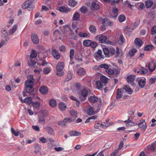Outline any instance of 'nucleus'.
Returning a JSON list of instances; mask_svg holds the SVG:
<instances>
[{"mask_svg": "<svg viewBox=\"0 0 156 156\" xmlns=\"http://www.w3.org/2000/svg\"><path fill=\"white\" fill-rule=\"evenodd\" d=\"M96 83L97 85L96 87L98 89L101 88L103 86V83L101 82V81L99 80L96 81Z\"/></svg>", "mask_w": 156, "mask_h": 156, "instance_id": "473e14b6", "label": "nucleus"}, {"mask_svg": "<svg viewBox=\"0 0 156 156\" xmlns=\"http://www.w3.org/2000/svg\"><path fill=\"white\" fill-rule=\"evenodd\" d=\"M69 135L70 136H79L80 135L81 133L78 131H70L69 133Z\"/></svg>", "mask_w": 156, "mask_h": 156, "instance_id": "6ab92c4d", "label": "nucleus"}, {"mask_svg": "<svg viewBox=\"0 0 156 156\" xmlns=\"http://www.w3.org/2000/svg\"><path fill=\"white\" fill-rule=\"evenodd\" d=\"M109 79L104 75L101 76L100 77V81L104 84L107 83Z\"/></svg>", "mask_w": 156, "mask_h": 156, "instance_id": "4be33fe9", "label": "nucleus"}, {"mask_svg": "<svg viewBox=\"0 0 156 156\" xmlns=\"http://www.w3.org/2000/svg\"><path fill=\"white\" fill-rule=\"evenodd\" d=\"M102 51L101 50H98L97 52L94 54V56L95 57L100 58H103V55H102Z\"/></svg>", "mask_w": 156, "mask_h": 156, "instance_id": "2eb2a0df", "label": "nucleus"}, {"mask_svg": "<svg viewBox=\"0 0 156 156\" xmlns=\"http://www.w3.org/2000/svg\"><path fill=\"white\" fill-rule=\"evenodd\" d=\"M156 144L154 143H152L150 146H149L148 148L151 150V151H153L155 150V147Z\"/></svg>", "mask_w": 156, "mask_h": 156, "instance_id": "6e6d98bb", "label": "nucleus"}, {"mask_svg": "<svg viewBox=\"0 0 156 156\" xmlns=\"http://www.w3.org/2000/svg\"><path fill=\"white\" fill-rule=\"evenodd\" d=\"M26 92L29 94H30L33 92L34 90L33 87L31 88H26Z\"/></svg>", "mask_w": 156, "mask_h": 156, "instance_id": "5fc2aeb1", "label": "nucleus"}, {"mask_svg": "<svg viewBox=\"0 0 156 156\" xmlns=\"http://www.w3.org/2000/svg\"><path fill=\"white\" fill-rule=\"evenodd\" d=\"M136 52V50L134 49H131L129 52V55L132 56L134 55V53Z\"/></svg>", "mask_w": 156, "mask_h": 156, "instance_id": "864d4df0", "label": "nucleus"}, {"mask_svg": "<svg viewBox=\"0 0 156 156\" xmlns=\"http://www.w3.org/2000/svg\"><path fill=\"white\" fill-rule=\"evenodd\" d=\"M135 76L133 75H131L127 77V81L129 83H132L135 79Z\"/></svg>", "mask_w": 156, "mask_h": 156, "instance_id": "5701e85b", "label": "nucleus"}, {"mask_svg": "<svg viewBox=\"0 0 156 156\" xmlns=\"http://www.w3.org/2000/svg\"><path fill=\"white\" fill-rule=\"evenodd\" d=\"M100 67L101 68H104L107 70L109 68V66L106 64H103L100 65Z\"/></svg>", "mask_w": 156, "mask_h": 156, "instance_id": "e2e57ef3", "label": "nucleus"}, {"mask_svg": "<svg viewBox=\"0 0 156 156\" xmlns=\"http://www.w3.org/2000/svg\"><path fill=\"white\" fill-rule=\"evenodd\" d=\"M123 90L121 89H118L117 90V93L116 96V98L117 99H119L121 98L122 95Z\"/></svg>", "mask_w": 156, "mask_h": 156, "instance_id": "a211bd4d", "label": "nucleus"}, {"mask_svg": "<svg viewBox=\"0 0 156 156\" xmlns=\"http://www.w3.org/2000/svg\"><path fill=\"white\" fill-rule=\"evenodd\" d=\"M140 74H144L147 73L148 72V70L143 67H141L140 69Z\"/></svg>", "mask_w": 156, "mask_h": 156, "instance_id": "37998d69", "label": "nucleus"}, {"mask_svg": "<svg viewBox=\"0 0 156 156\" xmlns=\"http://www.w3.org/2000/svg\"><path fill=\"white\" fill-rule=\"evenodd\" d=\"M49 104L51 107L54 108L56 105V101L54 99H51L49 101Z\"/></svg>", "mask_w": 156, "mask_h": 156, "instance_id": "c756f323", "label": "nucleus"}, {"mask_svg": "<svg viewBox=\"0 0 156 156\" xmlns=\"http://www.w3.org/2000/svg\"><path fill=\"white\" fill-rule=\"evenodd\" d=\"M98 45V44L95 41L91 42L90 46L92 48H95Z\"/></svg>", "mask_w": 156, "mask_h": 156, "instance_id": "0e129e2a", "label": "nucleus"}, {"mask_svg": "<svg viewBox=\"0 0 156 156\" xmlns=\"http://www.w3.org/2000/svg\"><path fill=\"white\" fill-rule=\"evenodd\" d=\"M98 38L100 42L102 43L106 41L107 39V37L106 36L102 35L99 37Z\"/></svg>", "mask_w": 156, "mask_h": 156, "instance_id": "a878e982", "label": "nucleus"}, {"mask_svg": "<svg viewBox=\"0 0 156 156\" xmlns=\"http://www.w3.org/2000/svg\"><path fill=\"white\" fill-rule=\"evenodd\" d=\"M90 102L92 103H94L98 101V98L95 96H93L90 97L88 98Z\"/></svg>", "mask_w": 156, "mask_h": 156, "instance_id": "4468645a", "label": "nucleus"}, {"mask_svg": "<svg viewBox=\"0 0 156 156\" xmlns=\"http://www.w3.org/2000/svg\"><path fill=\"white\" fill-rule=\"evenodd\" d=\"M88 94V92L87 90L85 89L83 90L81 92V96L84 98V99L83 100H81V101H84L86 99Z\"/></svg>", "mask_w": 156, "mask_h": 156, "instance_id": "dca6fc26", "label": "nucleus"}, {"mask_svg": "<svg viewBox=\"0 0 156 156\" xmlns=\"http://www.w3.org/2000/svg\"><path fill=\"white\" fill-rule=\"evenodd\" d=\"M100 7L99 5L95 2L92 3L90 6V8L93 11L98 10L99 9Z\"/></svg>", "mask_w": 156, "mask_h": 156, "instance_id": "9d476101", "label": "nucleus"}, {"mask_svg": "<svg viewBox=\"0 0 156 156\" xmlns=\"http://www.w3.org/2000/svg\"><path fill=\"white\" fill-rule=\"evenodd\" d=\"M138 84L140 87L143 88L145 85L146 82L144 80L140 79L138 82Z\"/></svg>", "mask_w": 156, "mask_h": 156, "instance_id": "b1692460", "label": "nucleus"}, {"mask_svg": "<svg viewBox=\"0 0 156 156\" xmlns=\"http://www.w3.org/2000/svg\"><path fill=\"white\" fill-rule=\"evenodd\" d=\"M32 102L31 97H27L25 98L24 103H27V104L30 105Z\"/></svg>", "mask_w": 156, "mask_h": 156, "instance_id": "e433bc0d", "label": "nucleus"}, {"mask_svg": "<svg viewBox=\"0 0 156 156\" xmlns=\"http://www.w3.org/2000/svg\"><path fill=\"white\" fill-rule=\"evenodd\" d=\"M156 80V78H151L149 79V83L152 84L154 83Z\"/></svg>", "mask_w": 156, "mask_h": 156, "instance_id": "680f3d73", "label": "nucleus"}, {"mask_svg": "<svg viewBox=\"0 0 156 156\" xmlns=\"http://www.w3.org/2000/svg\"><path fill=\"white\" fill-rule=\"evenodd\" d=\"M66 107V104L63 102H61L59 104V108L62 110L64 111L65 110Z\"/></svg>", "mask_w": 156, "mask_h": 156, "instance_id": "7c9ffc66", "label": "nucleus"}, {"mask_svg": "<svg viewBox=\"0 0 156 156\" xmlns=\"http://www.w3.org/2000/svg\"><path fill=\"white\" fill-rule=\"evenodd\" d=\"M77 2L74 1V0H69V4L70 6L74 7L77 4Z\"/></svg>", "mask_w": 156, "mask_h": 156, "instance_id": "c9c22d12", "label": "nucleus"}, {"mask_svg": "<svg viewBox=\"0 0 156 156\" xmlns=\"http://www.w3.org/2000/svg\"><path fill=\"white\" fill-rule=\"evenodd\" d=\"M45 129L46 131L50 135H53L54 134V130L52 128L49 126H46L45 128Z\"/></svg>", "mask_w": 156, "mask_h": 156, "instance_id": "aec40b11", "label": "nucleus"}, {"mask_svg": "<svg viewBox=\"0 0 156 156\" xmlns=\"http://www.w3.org/2000/svg\"><path fill=\"white\" fill-rule=\"evenodd\" d=\"M137 123H135L133 122H128L126 123V126L127 127L131 126H134L135 125H137Z\"/></svg>", "mask_w": 156, "mask_h": 156, "instance_id": "052dcab7", "label": "nucleus"}, {"mask_svg": "<svg viewBox=\"0 0 156 156\" xmlns=\"http://www.w3.org/2000/svg\"><path fill=\"white\" fill-rule=\"evenodd\" d=\"M65 66V64L63 62H58L56 67L57 72L56 73V74L59 76H62L64 74L63 71Z\"/></svg>", "mask_w": 156, "mask_h": 156, "instance_id": "f257e3e1", "label": "nucleus"}, {"mask_svg": "<svg viewBox=\"0 0 156 156\" xmlns=\"http://www.w3.org/2000/svg\"><path fill=\"white\" fill-rule=\"evenodd\" d=\"M124 89L127 92L129 93V94H132L133 91L131 88L128 85H125L124 86Z\"/></svg>", "mask_w": 156, "mask_h": 156, "instance_id": "cd10ccee", "label": "nucleus"}, {"mask_svg": "<svg viewBox=\"0 0 156 156\" xmlns=\"http://www.w3.org/2000/svg\"><path fill=\"white\" fill-rule=\"evenodd\" d=\"M31 39L34 44H37L39 43V40L37 35L36 33H32L31 34Z\"/></svg>", "mask_w": 156, "mask_h": 156, "instance_id": "0eeeda50", "label": "nucleus"}, {"mask_svg": "<svg viewBox=\"0 0 156 156\" xmlns=\"http://www.w3.org/2000/svg\"><path fill=\"white\" fill-rule=\"evenodd\" d=\"M151 34L154 35L156 33V26H154L151 29Z\"/></svg>", "mask_w": 156, "mask_h": 156, "instance_id": "338daca9", "label": "nucleus"}, {"mask_svg": "<svg viewBox=\"0 0 156 156\" xmlns=\"http://www.w3.org/2000/svg\"><path fill=\"white\" fill-rule=\"evenodd\" d=\"M156 64L153 62H150L148 66L149 69L151 72H152L155 69Z\"/></svg>", "mask_w": 156, "mask_h": 156, "instance_id": "f8f14e48", "label": "nucleus"}, {"mask_svg": "<svg viewBox=\"0 0 156 156\" xmlns=\"http://www.w3.org/2000/svg\"><path fill=\"white\" fill-rule=\"evenodd\" d=\"M80 10L82 13H85L87 11V8L86 6H83L80 8Z\"/></svg>", "mask_w": 156, "mask_h": 156, "instance_id": "8fccbe9b", "label": "nucleus"}, {"mask_svg": "<svg viewBox=\"0 0 156 156\" xmlns=\"http://www.w3.org/2000/svg\"><path fill=\"white\" fill-rule=\"evenodd\" d=\"M33 0H28L25 2L22 5V7L23 9H27L30 11L32 10L33 7L32 6Z\"/></svg>", "mask_w": 156, "mask_h": 156, "instance_id": "7ed1b4c3", "label": "nucleus"}, {"mask_svg": "<svg viewBox=\"0 0 156 156\" xmlns=\"http://www.w3.org/2000/svg\"><path fill=\"white\" fill-rule=\"evenodd\" d=\"M102 24L104 25V26H111L113 25L112 22L108 20L107 19H102Z\"/></svg>", "mask_w": 156, "mask_h": 156, "instance_id": "1a4fd4ad", "label": "nucleus"}, {"mask_svg": "<svg viewBox=\"0 0 156 156\" xmlns=\"http://www.w3.org/2000/svg\"><path fill=\"white\" fill-rule=\"evenodd\" d=\"M40 92L43 94H47L48 92V89L47 87L45 86H42L39 89Z\"/></svg>", "mask_w": 156, "mask_h": 156, "instance_id": "6e6552de", "label": "nucleus"}, {"mask_svg": "<svg viewBox=\"0 0 156 156\" xmlns=\"http://www.w3.org/2000/svg\"><path fill=\"white\" fill-rule=\"evenodd\" d=\"M72 78V74L70 71H68L67 78H66V81L68 82Z\"/></svg>", "mask_w": 156, "mask_h": 156, "instance_id": "c03bdc74", "label": "nucleus"}, {"mask_svg": "<svg viewBox=\"0 0 156 156\" xmlns=\"http://www.w3.org/2000/svg\"><path fill=\"white\" fill-rule=\"evenodd\" d=\"M119 21L120 22H122L126 20V17L123 15H121L118 17Z\"/></svg>", "mask_w": 156, "mask_h": 156, "instance_id": "58836bf2", "label": "nucleus"}, {"mask_svg": "<svg viewBox=\"0 0 156 156\" xmlns=\"http://www.w3.org/2000/svg\"><path fill=\"white\" fill-rule=\"evenodd\" d=\"M64 122L66 123L72 122L71 118L69 117H66L64 119Z\"/></svg>", "mask_w": 156, "mask_h": 156, "instance_id": "13d9d810", "label": "nucleus"}, {"mask_svg": "<svg viewBox=\"0 0 156 156\" xmlns=\"http://www.w3.org/2000/svg\"><path fill=\"white\" fill-rule=\"evenodd\" d=\"M115 53V50L114 48H111L109 50V54L114 55Z\"/></svg>", "mask_w": 156, "mask_h": 156, "instance_id": "69168bd1", "label": "nucleus"}, {"mask_svg": "<svg viewBox=\"0 0 156 156\" xmlns=\"http://www.w3.org/2000/svg\"><path fill=\"white\" fill-rule=\"evenodd\" d=\"M77 72L78 75L80 76L84 75L85 73L84 69L82 68L78 69Z\"/></svg>", "mask_w": 156, "mask_h": 156, "instance_id": "393cba45", "label": "nucleus"}, {"mask_svg": "<svg viewBox=\"0 0 156 156\" xmlns=\"http://www.w3.org/2000/svg\"><path fill=\"white\" fill-rule=\"evenodd\" d=\"M59 10L62 12H64L65 13L68 12L69 10L67 9L64 6L60 7L59 8Z\"/></svg>", "mask_w": 156, "mask_h": 156, "instance_id": "72a5a7b5", "label": "nucleus"}, {"mask_svg": "<svg viewBox=\"0 0 156 156\" xmlns=\"http://www.w3.org/2000/svg\"><path fill=\"white\" fill-rule=\"evenodd\" d=\"M103 51L104 54L105 55V56L109 57V50L107 48H105L103 49Z\"/></svg>", "mask_w": 156, "mask_h": 156, "instance_id": "a18cd8bd", "label": "nucleus"}, {"mask_svg": "<svg viewBox=\"0 0 156 156\" xmlns=\"http://www.w3.org/2000/svg\"><path fill=\"white\" fill-rule=\"evenodd\" d=\"M117 42L119 44H121L126 42L125 39L122 35H120L119 40Z\"/></svg>", "mask_w": 156, "mask_h": 156, "instance_id": "f3484780", "label": "nucleus"}, {"mask_svg": "<svg viewBox=\"0 0 156 156\" xmlns=\"http://www.w3.org/2000/svg\"><path fill=\"white\" fill-rule=\"evenodd\" d=\"M80 15L77 12H76L74 14L73 19L74 20H78L79 19Z\"/></svg>", "mask_w": 156, "mask_h": 156, "instance_id": "f704fd0d", "label": "nucleus"}, {"mask_svg": "<svg viewBox=\"0 0 156 156\" xmlns=\"http://www.w3.org/2000/svg\"><path fill=\"white\" fill-rule=\"evenodd\" d=\"M39 140L42 143H45L47 141V140L46 138H44L43 137L40 138H39Z\"/></svg>", "mask_w": 156, "mask_h": 156, "instance_id": "774afa93", "label": "nucleus"}, {"mask_svg": "<svg viewBox=\"0 0 156 156\" xmlns=\"http://www.w3.org/2000/svg\"><path fill=\"white\" fill-rule=\"evenodd\" d=\"M52 55L56 59H58L60 58V56L59 53L58 51L55 49H53L52 51Z\"/></svg>", "mask_w": 156, "mask_h": 156, "instance_id": "9b49d317", "label": "nucleus"}, {"mask_svg": "<svg viewBox=\"0 0 156 156\" xmlns=\"http://www.w3.org/2000/svg\"><path fill=\"white\" fill-rule=\"evenodd\" d=\"M32 105L33 107L37 108H39L40 106V103L38 102H32Z\"/></svg>", "mask_w": 156, "mask_h": 156, "instance_id": "3c124183", "label": "nucleus"}, {"mask_svg": "<svg viewBox=\"0 0 156 156\" xmlns=\"http://www.w3.org/2000/svg\"><path fill=\"white\" fill-rule=\"evenodd\" d=\"M70 113L72 116L75 118L77 117V113L76 111L74 110H71L70 111Z\"/></svg>", "mask_w": 156, "mask_h": 156, "instance_id": "4c0bfd02", "label": "nucleus"}, {"mask_svg": "<svg viewBox=\"0 0 156 156\" xmlns=\"http://www.w3.org/2000/svg\"><path fill=\"white\" fill-rule=\"evenodd\" d=\"M51 70L49 68L47 67L44 68L43 70V73L45 74H47L50 72Z\"/></svg>", "mask_w": 156, "mask_h": 156, "instance_id": "49530a36", "label": "nucleus"}, {"mask_svg": "<svg viewBox=\"0 0 156 156\" xmlns=\"http://www.w3.org/2000/svg\"><path fill=\"white\" fill-rule=\"evenodd\" d=\"M91 41L90 40H85L83 42V44L85 46L88 47L90 45Z\"/></svg>", "mask_w": 156, "mask_h": 156, "instance_id": "2f4dec72", "label": "nucleus"}, {"mask_svg": "<svg viewBox=\"0 0 156 156\" xmlns=\"http://www.w3.org/2000/svg\"><path fill=\"white\" fill-rule=\"evenodd\" d=\"M30 79H28L25 82V85L26 88L32 87L34 84L33 80H34V79L33 78V76L30 75Z\"/></svg>", "mask_w": 156, "mask_h": 156, "instance_id": "20e7f679", "label": "nucleus"}, {"mask_svg": "<svg viewBox=\"0 0 156 156\" xmlns=\"http://www.w3.org/2000/svg\"><path fill=\"white\" fill-rule=\"evenodd\" d=\"M89 29L90 31L93 34L96 33L97 31V29L95 26L91 25L89 27Z\"/></svg>", "mask_w": 156, "mask_h": 156, "instance_id": "c85d7f7f", "label": "nucleus"}, {"mask_svg": "<svg viewBox=\"0 0 156 156\" xmlns=\"http://www.w3.org/2000/svg\"><path fill=\"white\" fill-rule=\"evenodd\" d=\"M133 28H132L129 26H127L125 29V33L126 35L129 36L131 34Z\"/></svg>", "mask_w": 156, "mask_h": 156, "instance_id": "ddd939ff", "label": "nucleus"}, {"mask_svg": "<svg viewBox=\"0 0 156 156\" xmlns=\"http://www.w3.org/2000/svg\"><path fill=\"white\" fill-rule=\"evenodd\" d=\"M153 4V2L152 1H147L146 3V6L147 8H149Z\"/></svg>", "mask_w": 156, "mask_h": 156, "instance_id": "de8ad7c7", "label": "nucleus"}, {"mask_svg": "<svg viewBox=\"0 0 156 156\" xmlns=\"http://www.w3.org/2000/svg\"><path fill=\"white\" fill-rule=\"evenodd\" d=\"M34 149L35 150L34 151V154H36L41 150V148L39 145H37L35 146Z\"/></svg>", "mask_w": 156, "mask_h": 156, "instance_id": "79ce46f5", "label": "nucleus"}, {"mask_svg": "<svg viewBox=\"0 0 156 156\" xmlns=\"http://www.w3.org/2000/svg\"><path fill=\"white\" fill-rule=\"evenodd\" d=\"M44 115H40L39 117V122L42 123L44 122L45 119L44 118Z\"/></svg>", "mask_w": 156, "mask_h": 156, "instance_id": "4d7b16f0", "label": "nucleus"}, {"mask_svg": "<svg viewBox=\"0 0 156 156\" xmlns=\"http://www.w3.org/2000/svg\"><path fill=\"white\" fill-rule=\"evenodd\" d=\"M35 51V50H32L30 57V62L28 63V64L29 66L34 68L37 67L36 61L33 60V59L34 58L37 56Z\"/></svg>", "mask_w": 156, "mask_h": 156, "instance_id": "f03ea898", "label": "nucleus"}, {"mask_svg": "<svg viewBox=\"0 0 156 156\" xmlns=\"http://www.w3.org/2000/svg\"><path fill=\"white\" fill-rule=\"evenodd\" d=\"M62 33L58 29H56L53 32V35L55 37H60V35H62Z\"/></svg>", "mask_w": 156, "mask_h": 156, "instance_id": "412c9836", "label": "nucleus"}, {"mask_svg": "<svg viewBox=\"0 0 156 156\" xmlns=\"http://www.w3.org/2000/svg\"><path fill=\"white\" fill-rule=\"evenodd\" d=\"M154 48V46L151 45H147L145 47L144 50L145 51H147L151 50Z\"/></svg>", "mask_w": 156, "mask_h": 156, "instance_id": "603ef678", "label": "nucleus"}, {"mask_svg": "<svg viewBox=\"0 0 156 156\" xmlns=\"http://www.w3.org/2000/svg\"><path fill=\"white\" fill-rule=\"evenodd\" d=\"M101 106L100 105L98 106V108L96 111L94 110V108L90 105L89 108L87 109V113L89 115H91L96 114L100 110Z\"/></svg>", "mask_w": 156, "mask_h": 156, "instance_id": "39448f33", "label": "nucleus"}, {"mask_svg": "<svg viewBox=\"0 0 156 156\" xmlns=\"http://www.w3.org/2000/svg\"><path fill=\"white\" fill-rule=\"evenodd\" d=\"M2 37L5 42H7L9 40V34L8 33L4 28H3L2 30Z\"/></svg>", "mask_w": 156, "mask_h": 156, "instance_id": "423d86ee", "label": "nucleus"}, {"mask_svg": "<svg viewBox=\"0 0 156 156\" xmlns=\"http://www.w3.org/2000/svg\"><path fill=\"white\" fill-rule=\"evenodd\" d=\"M106 72L108 74L111 75H113L115 73V71L109 68L106 70Z\"/></svg>", "mask_w": 156, "mask_h": 156, "instance_id": "09e8293b", "label": "nucleus"}, {"mask_svg": "<svg viewBox=\"0 0 156 156\" xmlns=\"http://www.w3.org/2000/svg\"><path fill=\"white\" fill-rule=\"evenodd\" d=\"M11 130L12 133L16 136H18L20 133V132H16L13 128H11Z\"/></svg>", "mask_w": 156, "mask_h": 156, "instance_id": "bf43d9fd", "label": "nucleus"}, {"mask_svg": "<svg viewBox=\"0 0 156 156\" xmlns=\"http://www.w3.org/2000/svg\"><path fill=\"white\" fill-rule=\"evenodd\" d=\"M17 28V25L16 24L11 29L9 30V35L13 34L15 32Z\"/></svg>", "mask_w": 156, "mask_h": 156, "instance_id": "bb28decb", "label": "nucleus"}, {"mask_svg": "<svg viewBox=\"0 0 156 156\" xmlns=\"http://www.w3.org/2000/svg\"><path fill=\"white\" fill-rule=\"evenodd\" d=\"M135 43L140 46H141L142 44V41L138 38H136L135 41Z\"/></svg>", "mask_w": 156, "mask_h": 156, "instance_id": "a19ab883", "label": "nucleus"}, {"mask_svg": "<svg viewBox=\"0 0 156 156\" xmlns=\"http://www.w3.org/2000/svg\"><path fill=\"white\" fill-rule=\"evenodd\" d=\"M75 53V51L73 49H71L70 51V58L71 60L73 59V57Z\"/></svg>", "mask_w": 156, "mask_h": 156, "instance_id": "ea45409f", "label": "nucleus"}]
</instances>
